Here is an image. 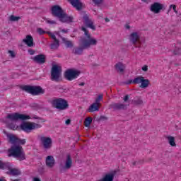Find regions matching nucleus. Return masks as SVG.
<instances>
[{"label": "nucleus", "instance_id": "1", "mask_svg": "<svg viewBox=\"0 0 181 181\" xmlns=\"http://www.w3.org/2000/svg\"><path fill=\"white\" fill-rule=\"evenodd\" d=\"M8 119L11 121H23L20 125V128L26 134L32 132L33 129H37L42 128V125L35 122H26V119H30V116L23 114H19L18 112L8 114L6 117Z\"/></svg>", "mask_w": 181, "mask_h": 181}, {"label": "nucleus", "instance_id": "2", "mask_svg": "<svg viewBox=\"0 0 181 181\" xmlns=\"http://www.w3.org/2000/svg\"><path fill=\"white\" fill-rule=\"evenodd\" d=\"M51 13L54 18H57L62 23H71L74 18L72 16H69L64 10L59 5H54L51 8Z\"/></svg>", "mask_w": 181, "mask_h": 181}, {"label": "nucleus", "instance_id": "3", "mask_svg": "<svg viewBox=\"0 0 181 181\" xmlns=\"http://www.w3.org/2000/svg\"><path fill=\"white\" fill-rule=\"evenodd\" d=\"M79 45L80 47H75L72 50V53L77 56H81V54H83V52H84L86 49H90V47H91V45H95V41L93 40H87V38L81 37L79 40Z\"/></svg>", "mask_w": 181, "mask_h": 181}, {"label": "nucleus", "instance_id": "4", "mask_svg": "<svg viewBox=\"0 0 181 181\" xmlns=\"http://www.w3.org/2000/svg\"><path fill=\"white\" fill-rule=\"evenodd\" d=\"M8 156L16 158L18 160H25L26 156L23 148L21 146L13 144L10 149H8Z\"/></svg>", "mask_w": 181, "mask_h": 181}, {"label": "nucleus", "instance_id": "5", "mask_svg": "<svg viewBox=\"0 0 181 181\" xmlns=\"http://www.w3.org/2000/svg\"><path fill=\"white\" fill-rule=\"evenodd\" d=\"M21 90L25 91V93H28V94H31V95H40L45 94V89L40 86L25 85L21 88Z\"/></svg>", "mask_w": 181, "mask_h": 181}, {"label": "nucleus", "instance_id": "6", "mask_svg": "<svg viewBox=\"0 0 181 181\" xmlns=\"http://www.w3.org/2000/svg\"><path fill=\"white\" fill-rule=\"evenodd\" d=\"M51 104L54 108L59 110V111H64V110H67V108H69V102H67V100L62 98L52 100L51 101Z\"/></svg>", "mask_w": 181, "mask_h": 181}, {"label": "nucleus", "instance_id": "7", "mask_svg": "<svg viewBox=\"0 0 181 181\" xmlns=\"http://www.w3.org/2000/svg\"><path fill=\"white\" fill-rule=\"evenodd\" d=\"M62 77V67L59 65L54 64L51 69V80L59 83Z\"/></svg>", "mask_w": 181, "mask_h": 181}, {"label": "nucleus", "instance_id": "8", "mask_svg": "<svg viewBox=\"0 0 181 181\" xmlns=\"http://www.w3.org/2000/svg\"><path fill=\"white\" fill-rule=\"evenodd\" d=\"M81 74V71L73 69H67L64 73V77L68 81L76 80L78 76Z\"/></svg>", "mask_w": 181, "mask_h": 181}, {"label": "nucleus", "instance_id": "9", "mask_svg": "<svg viewBox=\"0 0 181 181\" xmlns=\"http://www.w3.org/2000/svg\"><path fill=\"white\" fill-rule=\"evenodd\" d=\"M71 166H73V159L71 158V155L67 154L64 165L59 166L60 173H66L69 169H71Z\"/></svg>", "mask_w": 181, "mask_h": 181}, {"label": "nucleus", "instance_id": "10", "mask_svg": "<svg viewBox=\"0 0 181 181\" xmlns=\"http://www.w3.org/2000/svg\"><path fill=\"white\" fill-rule=\"evenodd\" d=\"M128 105H129L113 102L109 105V108L110 110H113V111H125L128 110Z\"/></svg>", "mask_w": 181, "mask_h": 181}, {"label": "nucleus", "instance_id": "11", "mask_svg": "<svg viewBox=\"0 0 181 181\" xmlns=\"http://www.w3.org/2000/svg\"><path fill=\"white\" fill-rule=\"evenodd\" d=\"M7 138H8V141L10 144H12V145L20 146V145H25V144H26V139H21L16 137V136L13 134H8Z\"/></svg>", "mask_w": 181, "mask_h": 181}, {"label": "nucleus", "instance_id": "12", "mask_svg": "<svg viewBox=\"0 0 181 181\" xmlns=\"http://www.w3.org/2000/svg\"><path fill=\"white\" fill-rule=\"evenodd\" d=\"M40 141L42 144L44 149H50L53 145V141L50 137L41 136Z\"/></svg>", "mask_w": 181, "mask_h": 181}, {"label": "nucleus", "instance_id": "13", "mask_svg": "<svg viewBox=\"0 0 181 181\" xmlns=\"http://www.w3.org/2000/svg\"><path fill=\"white\" fill-rule=\"evenodd\" d=\"M162 9H163V4L159 2H154L150 6V11L153 13H160Z\"/></svg>", "mask_w": 181, "mask_h": 181}, {"label": "nucleus", "instance_id": "14", "mask_svg": "<svg viewBox=\"0 0 181 181\" xmlns=\"http://www.w3.org/2000/svg\"><path fill=\"white\" fill-rule=\"evenodd\" d=\"M83 19L84 21V24L87 28H90V29H92V30H95V25L93 23V21L90 20L88 15L84 14Z\"/></svg>", "mask_w": 181, "mask_h": 181}, {"label": "nucleus", "instance_id": "15", "mask_svg": "<svg viewBox=\"0 0 181 181\" xmlns=\"http://www.w3.org/2000/svg\"><path fill=\"white\" fill-rule=\"evenodd\" d=\"M33 60L37 64H45L46 63V55L43 54L36 55L33 58Z\"/></svg>", "mask_w": 181, "mask_h": 181}, {"label": "nucleus", "instance_id": "16", "mask_svg": "<svg viewBox=\"0 0 181 181\" xmlns=\"http://www.w3.org/2000/svg\"><path fill=\"white\" fill-rule=\"evenodd\" d=\"M68 2H69L74 8H76L77 11H81V9H83V3H81L80 0H68Z\"/></svg>", "mask_w": 181, "mask_h": 181}, {"label": "nucleus", "instance_id": "17", "mask_svg": "<svg viewBox=\"0 0 181 181\" xmlns=\"http://www.w3.org/2000/svg\"><path fill=\"white\" fill-rule=\"evenodd\" d=\"M117 175V171L114 170L110 173L106 174L102 179L98 181H114V177Z\"/></svg>", "mask_w": 181, "mask_h": 181}, {"label": "nucleus", "instance_id": "18", "mask_svg": "<svg viewBox=\"0 0 181 181\" xmlns=\"http://www.w3.org/2000/svg\"><path fill=\"white\" fill-rule=\"evenodd\" d=\"M144 76H139L138 77L134 78V79H129L127 81L124 82V84L129 86V84H141L142 81V78Z\"/></svg>", "mask_w": 181, "mask_h": 181}, {"label": "nucleus", "instance_id": "19", "mask_svg": "<svg viewBox=\"0 0 181 181\" xmlns=\"http://www.w3.org/2000/svg\"><path fill=\"white\" fill-rule=\"evenodd\" d=\"M23 43L27 45L28 47H33L35 43L33 42V37L30 35H26L25 38L23 40Z\"/></svg>", "mask_w": 181, "mask_h": 181}, {"label": "nucleus", "instance_id": "20", "mask_svg": "<svg viewBox=\"0 0 181 181\" xmlns=\"http://www.w3.org/2000/svg\"><path fill=\"white\" fill-rule=\"evenodd\" d=\"M81 30L84 32V35L88 39L87 40H93L95 42V44H90V46H97L98 41L95 38L91 37V35L88 33L87 28L82 27Z\"/></svg>", "mask_w": 181, "mask_h": 181}, {"label": "nucleus", "instance_id": "21", "mask_svg": "<svg viewBox=\"0 0 181 181\" xmlns=\"http://www.w3.org/2000/svg\"><path fill=\"white\" fill-rule=\"evenodd\" d=\"M129 39L133 45H136L139 42V34L137 32H134L130 35Z\"/></svg>", "mask_w": 181, "mask_h": 181}, {"label": "nucleus", "instance_id": "22", "mask_svg": "<svg viewBox=\"0 0 181 181\" xmlns=\"http://www.w3.org/2000/svg\"><path fill=\"white\" fill-rule=\"evenodd\" d=\"M45 163L48 168H53L55 163L54 158L53 157V156H47Z\"/></svg>", "mask_w": 181, "mask_h": 181}, {"label": "nucleus", "instance_id": "23", "mask_svg": "<svg viewBox=\"0 0 181 181\" xmlns=\"http://www.w3.org/2000/svg\"><path fill=\"white\" fill-rule=\"evenodd\" d=\"M6 173V175H10L11 176H19L20 175H22L21 170H19L18 168H13V165H12L11 170L7 171Z\"/></svg>", "mask_w": 181, "mask_h": 181}, {"label": "nucleus", "instance_id": "24", "mask_svg": "<svg viewBox=\"0 0 181 181\" xmlns=\"http://www.w3.org/2000/svg\"><path fill=\"white\" fill-rule=\"evenodd\" d=\"M12 163L7 162V163H4L0 160V169L2 170H11L12 168Z\"/></svg>", "mask_w": 181, "mask_h": 181}, {"label": "nucleus", "instance_id": "25", "mask_svg": "<svg viewBox=\"0 0 181 181\" xmlns=\"http://www.w3.org/2000/svg\"><path fill=\"white\" fill-rule=\"evenodd\" d=\"M62 40L63 43H64L66 49H72V47H74V44L71 40H67L64 37H62Z\"/></svg>", "mask_w": 181, "mask_h": 181}, {"label": "nucleus", "instance_id": "26", "mask_svg": "<svg viewBox=\"0 0 181 181\" xmlns=\"http://www.w3.org/2000/svg\"><path fill=\"white\" fill-rule=\"evenodd\" d=\"M98 104L93 103L88 109V112H94L95 111H100V108L98 107Z\"/></svg>", "mask_w": 181, "mask_h": 181}, {"label": "nucleus", "instance_id": "27", "mask_svg": "<svg viewBox=\"0 0 181 181\" xmlns=\"http://www.w3.org/2000/svg\"><path fill=\"white\" fill-rule=\"evenodd\" d=\"M115 67L117 71H119V73H124V71L125 70V66L122 62H118L115 65Z\"/></svg>", "mask_w": 181, "mask_h": 181}, {"label": "nucleus", "instance_id": "28", "mask_svg": "<svg viewBox=\"0 0 181 181\" xmlns=\"http://www.w3.org/2000/svg\"><path fill=\"white\" fill-rule=\"evenodd\" d=\"M144 101L141 98H134L131 100V104H132V105H142Z\"/></svg>", "mask_w": 181, "mask_h": 181}, {"label": "nucleus", "instance_id": "29", "mask_svg": "<svg viewBox=\"0 0 181 181\" xmlns=\"http://www.w3.org/2000/svg\"><path fill=\"white\" fill-rule=\"evenodd\" d=\"M148 87H149V79H145V78L143 76V78L141 79L140 88H148Z\"/></svg>", "mask_w": 181, "mask_h": 181}, {"label": "nucleus", "instance_id": "30", "mask_svg": "<svg viewBox=\"0 0 181 181\" xmlns=\"http://www.w3.org/2000/svg\"><path fill=\"white\" fill-rule=\"evenodd\" d=\"M175 49L173 51V54L176 56L180 54L181 50V42L177 41V44L175 45Z\"/></svg>", "mask_w": 181, "mask_h": 181}, {"label": "nucleus", "instance_id": "31", "mask_svg": "<svg viewBox=\"0 0 181 181\" xmlns=\"http://www.w3.org/2000/svg\"><path fill=\"white\" fill-rule=\"evenodd\" d=\"M59 46H60V41L57 40V41H54L53 43L50 44L49 47L51 50H56V49H59Z\"/></svg>", "mask_w": 181, "mask_h": 181}, {"label": "nucleus", "instance_id": "32", "mask_svg": "<svg viewBox=\"0 0 181 181\" xmlns=\"http://www.w3.org/2000/svg\"><path fill=\"white\" fill-rule=\"evenodd\" d=\"M91 122H93V117H87L85 119L84 122V125L86 128H88V127H90V125H91Z\"/></svg>", "mask_w": 181, "mask_h": 181}, {"label": "nucleus", "instance_id": "33", "mask_svg": "<svg viewBox=\"0 0 181 181\" xmlns=\"http://www.w3.org/2000/svg\"><path fill=\"white\" fill-rule=\"evenodd\" d=\"M168 143L171 146H175L176 143L175 142V137L172 136H168Z\"/></svg>", "mask_w": 181, "mask_h": 181}, {"label": "nucleus", "instance_id": "34", "mask_svg": "<svg viewBox=\"0 0 181 181\" xmlns=\"http://www.w3.org/2000/svg\"><path fill=\"white\" fill-rule=\"evenodd\" d=\"M19 19H21V17H19V16H15L13 15H11L9 16V21L11 22H18V21H19Z\"/></svg>", "mask_w": 181, "mask_h": 181}, {"label": "nucleus", "instance_id": "35", "mask_svg": "<svg viewBox=\"0 0 181 181\" xmlns=\"http://www.w3.org/2000/svg\"><path fill=\"white\" fill-rule=\"evenodd\" d=\"M46 33L47 35H49L52 37V39H53L54 42H57V40H59L57 38H56V35L53 34V33L50 31H47Z\"/></svg>", "mask_w": 181, "mask_h": 181}, {"label": "nucleus", "instance_id": "36", "mask_svg": "<svg viewBox=\"0 0 181 181\" xmlns=\"http://www.w3.org/2000/svg\"><path fill=\"white\" fill-rule=\"evenodd\" d=\"M8 129H12L13 131H15V130L18 129V126L16 127V124H15L13 123H9L8 124Z\"/></svg>", "mask_w": 181, "mask_h": 181}, {"label": "nucleus", "instance_id": "37", "mask_svg": "<svg viewBox=\"0 0 181 181\" xmlns=\"http://www.w3.org/2000/svg\"><path fill=\"white\" fill-rule=\"evenodd\" d=\"M107 119H108V117H107L104 115H101L100 117L96 118V122H101V121H107Z\"/></svg>", "mask_w": 181, "mask_h": 181}, {"label": "nucleus", "instance_id": "38", "mask_svg": "<svg viewBox=\"0 0 181 181\" xmlns=\"http://www.w3.org/2000/svg\"><path fill=\"white\" fill-rule=\"evenodd\" d=\"M37 172L39 175H43L45 173V166H40L38 168Z\"/></svg>", "mask_w": 181, "mask_h": 181}, {"label": "nucleus", "instance_id": "39", "mask_svg": "<svg viewBox=\"0 0 181 181\" xmlns=\"http://www.w3.org/2000/svg\"><path fill=\"white\" fill-rule=\"evenodd\" d=\"M103 99V95H98V98L95 100V103L100 105V102Z\"/></svg>", "mask_w": 181, "mask_h": 181}, {"label": "nucleus", "instance_id": "40", "mask_svg": "<svg viewBox=\"0 0 181 181\" xmlns=\"http://www.w3.org/2000/svg\"><path fill=\"white\" fill-rule=\"evenodd\" d=\"M92 1L93 2H94L95 5H101V4L104 2V0H92Z\"/></svg>", "mask_w": 181, "mask_h": 181}, {"label": "nucleus", "instance_id": "41", "mask_svg": "<svg viewBox=\"0 0 181 181\" xmlns=\"http://www.w3.org/2000/svg\"><path fill=\"white\" fill-rule=\"evenodd\" d=\"M8 53H9L11 57H12V58L16 57V54H15V52H13L12 50H8Z\"/></svg>", "mask_w": 181, "mask_h": 181}, {"label": "nucleus", "instance_id": "42", "mask_svg": "<svg viewBox=\"0 0 181 181\" xmlns=\"http://www.w3.org/2000/svg\"><path fill=\"white\" fill-rule=\"evenodd\" d=\"M172 8H173L174 12H175V13H177V11H176V5L171 4V5L170 6V9H172Z\"/></svg>", "mask_w": 181, "mask_h": 181}, {"label": "nucleus", "instance_id": "43", "mask_svg": "<svg viewBox=\"0 0 181 181\" xmlns=\"http://www.w3.org/2000/svg\"><path fill=\"white\" fill-rule=\"evenodd\" d=\"M37 32L40 35H43L47 33L46 31L43 30V29L42 28H38Z\"/></svg>", "mask_w": 181, "mask_h": 181}, {"label": "nucleus", "instance_id": "44", "mask_svg": "<svg viewBox=\"0 0 181 181\" xmlns=\"http://www.w3.org/2000/svg\"><path fill=\"white\" fill-rule=\"evenodd\" d=\"M28 53L30 54V56H33V54L36 53V51H35V49H28Z\"/></svg>", "mask_w": 181, "mask_h": 181}, {"label": "nucleus", "instance_id": "45", "mask_svg": "<svg viewBox=\"0 0 181 181\" xmlns=\"http://www.w3.org/2000/svg\"><path fill=\"white\" fill-rule=\"evenodd\" d=\"M129 100V95H126L123 98V100L124 103H128Z\"/></svg>", "mask_w": 181, "mask_h": 181}, {"label": "nucleus", "instance_id": "46", "mask_svg": "<svg viewBox=\"0 0 181 181\" xmlns=\"http://www.w3.org/2000/svg\"><path fill=\"white\" fill-rule=\"evenodd\" d=\"M33 119H40V121H42V122H46V120H45L43 118L39 117H37V116H35V117H33Z\"/></svg>", "mask_w": 181, "mask_h": 181}, {"label": "nucleus", "instance_id": "47", "mask_svg": "<svg viewBox=\"0 0 181 181\" xmlns=\"http://www.w3.org/2000/svg\"><path fill=\"white\" fill-rule=\"evenodd\" d=\"M47 23H49V25H56L57 23H56L54 21L47 20Z\"/></svg>", "mask_w": 181, "mask_h": 181}, {"label": "nucleus", "instance_id": "48", "mask_svg": "<svg viewBox=\"0 0 181 181\" xmlns=\"http://www.w3.org/2000/svg\"><path fill=\"white\" fill-rule=\"evenodd\" d=\"M141 70L143 71H148V65H144L142 68Z\"/></svg>", "mask_w": 181, "mask_h": 181}, {"label": "nucleus", "instance_id": "49", "mask_svg": "<svg viewBox=\"0 0 181 181\" xmlns=\"http://www.w3.org/2000/svg\"><path fill=\"white\" fill-rule=\"evenodd\" d=\"M71 122V120L70 119H67L66 121H65V124L66 125H70V123Z\"/></svg>", "mask_w": 181, "mask_h": 181}, {"label": "nucleus", "instance_id": "50", "mask_svg": "<svg viewBox=\"0 0 181 181\" xmlns=\"http://www.w3.org/2000/svg\"><path fill=\"white\" fill-rule=\"evenodd\" d=\"M57 36H59V37H60V39H62V37H63L62 36V35H60V32H59V31H55V33H54Z\"/></svg>", "mask_w": 181, "mask_h": 181}, {"label": "nucleus", "instance_id": "51", "mask_svg": "<svg viewBox=\"0 0 181 181\" xmlns=\"http://www.w3.org/2000/svg\"><path fill=\"white\" fill-rule=\"evenodd\" d=\"M61 32H62V33H69V29H62Z\"/></svg>", "mask_w": 181, "mask_h": 181}, {"label": "nucleus", "instance_id": "52", "mask_svg": "<svg viewBox=\"0 0 181 181\" xmlns=\"http://www.w3.org/2000/svg\"><path fill=\"white\" fill-rule=\"evenodd\" d=\"M33 181H41L40 178L38 177H34Z\"/></svg>", "mask_w": 181, "mask_h": 181}, {"label": "nucleus", "instance_id": "53", "mask_svg": "<svg viewBox=\"0 0 181 181\" xmlns=\"http://www.w3.org/2000/svg\"><path fill=\"white\" fill-rule=\"evenodd\" d=\"M105 22L106 23L110 22V19L108 18H105Z\"/></svg>", "mask_w": 181, "mask_h": 181}, {"label": "nucleus", "instance_id": "54", "mask_svg": "<svg viewBox=\"0 0 181 181\" xmlns=\"http://www.w3.org/2000/svg\"><path fill=\"white\" fill-rule=\"evenodd\" d=\"M86 83L84 82H82L79 84V86H84Z\"/></svg>", "mask_w": 181, "mask_h": 181}, {"label": "nucleus", "instance_id": "55", "mask_svg": "<svg viewBox=\"0 0 181 181\" xmlns=\"http://www.w3.org/2000/svg\"><path fill=\"white\" fill-rule=\"evenodd\" d=\"M131 27L129 25H127V29H130Z\"/></svg>", "mask_w": 181, "mask_h": 181}, {"label": "nucleus", "instance_id": "56", "mask_svg": "<svg viewBox=\"0 0 181 181\" xmlns=\"http://www.w3.org/2000/svg\"><path fill=\"white\" fill-rule=\"evenodd\" d=\"M0 181H6V180L0 178Z\"/></svg>", "mask_w": 181, "mask_h": 181}, {"label": "nucleus", "instance_id": "57", "mask_svg": "<svg viewBox=\"0 0 181 181\" xmlns=\"http://www.w3.org/2000/svg\"><path fill=\"white\" fill-rule=\"evenodd\" d=\"M143 2H146V1H145V0H141Z\"/></svg>", "mask_w": 181, "mask_h": 181}, {"label": "nucleus", "instance_id": "58", "mask_svg": "<svg viewBox=\"0 0 181 181\" xmlns=\"http://www.w3.org/2000/svg\"><path fill=\"white\" fill-rule=\"evenodd\" d=\"M136 162H134V163H133V165H136Z\"/></svg>", "mask_w": 181, "mask_h": 181}]
</instances>
